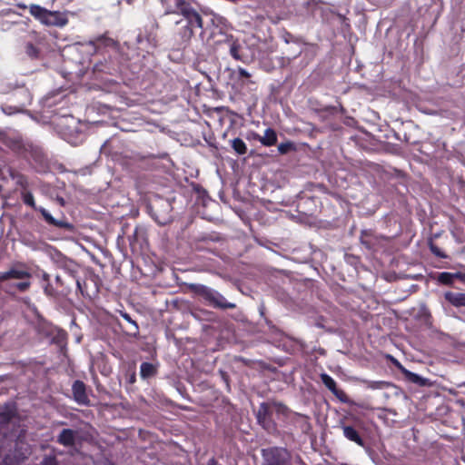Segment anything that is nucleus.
I'll use <instances>...</instances> for the list:
<instances>
[{
    "label": "nucleus",
    "mask_w": 465,
    "mask_h": 465,
    "mask_svg": "<svg viewBox=\"0 0 465 465\" xmlns=\"http://www.w3.org/2000/svg\"><path fill=\"white\" fill-rule=\"evenodd\" d=\"M262 465H289L291 452L283 447H269L262 450Z\"/></svg>",
    "instance_id": "423d86ee"
},
{
    "label": "nucleus",
    "mask_w": 465,
    "mask_h": 465,
    "mask_svg": "<svg viewBox=\"0 0 465 465\" xmlns=\"http://www.w3.org/2000/svg\"><path fill=\"white\" fill-rule=\"evenodd\" d=\"M7 173L9 177L15 181V185L18 186L21 191L29 188V180L25 174L12 167L8 168Z\"/></svg>",
    "instance_id": "f3484780"
},
{
    "label": "nucleus",
    "mask_w": 465,
    "mask_h": 465,
    "mask_svg": "<svg viewBox=\"0 0 465 465\" xmlns=\"http://www.w3.org/2000/svg\"><path fill=\"white\" fill-rule=\"evenodd\" d=\"M137 42H138L139 44H141V43H142V35H139L137 36Z\"/></svg>",
    "instance_id": "c03bdc74"
},
{
    "label": "nucleus",
    "mask_w": 465,
    "mask_h": 465,
    "mask_svg": "<svg viewBox=\"0 0 465 465\" xmlns=\"http://www.w3.org/2000/svg\"><path fill=\"white\" fill-rule=\"evenodd\" d=\"M236 73L238 80L244 81L245 84H253V82L251 81L252 74L244 68L239 67Z\"/></svg>",
    "instance_id": "2f4dec72"
},
{
    "label": "nucleus",
    "mask_w": 465,
    "mask_h": 465,
    "mask_svg": "<svg viewBox=\"0 0 465 465\" xmlns=\"http://www.w3.org/2000/svg\"><path fill=\"white\" fill-rule=\"evenodd\" d=\"M252 137L254 140L259 141L262 145L268 146V147L273 146L277 143V134H276L275 130L272 128H267L264 131L263 136H261L257 133H252Z\"/></svg>",
    "instance_id": "4468645a"
},
{
    "label": "nucleus",
    "mask_w": 465,
    "mask_h": 465,
    "mask_svg": "<svg viewBox=\"0 0 465 465\" xmlns=\"http://www.w3.org/2000/svg\"><path fill=\"white\" fill-rule=\"evenodd\" d=\"M43 24L45 25L63 27L68 24V18L65 14L59 11L47 10Z\"/></svg>",
    "instance_id": "9b49d317"
},
{
    "label": "nucleus",
    "mask_w": 465,
    "mask_h": 465,
    "mask_svg": "<svg viewBox=\"0 0 465 465\" xmlns=\"http://www.w3.org/2000/svg\"><path fill=\"white\" fill-rule=\"evenodd\" d=\"M338 110H340V112L342 114L345 112V109L343 108L342 105H340V108Z\"/></svg>",
    "instance_id": "a18cd8bd"
},
{
    "label": "nucleus",
    "mask_w": 465,
    "mask_h": 465,
    "mask_svg": "<svg viewBox=\"0 0 465 465\" xmlns=\"http://www.w3.org/2000/svg\"><path fill=\"white\" fill-rule=\"evenodd\" d=\"M282 39L286 44L293 43V44H296L298 45H305V42H304V40L302 37L296 36V35H292V33H290L288 31H284L282 33Z\"/></svg>",
    "instance_id": "cd10ccee"
},
{
    "label": "nucleus",
    "mask_w": 465,
    "mask_h": 465,
    "mask_svg": "<svg viewBox=\"0 0 465 465\" xmlns=\"http://www.w3.org/2000/svg\"><path fill=\"white\" fill-rule=\"evenodd\" d=\"M53 260L59 269L63 270L72 279H76L80 270V265L77 262L67 258L60 252L53 256Z\"/></svg>",
    "instance_id": "6e6552de"
},
{
    "label": "nucleus",
    "mask_w": 465,
    "mask_h": 465,
    "mask_svg": "<svg viewBox=\"0 0 465 465\" xmlns=\"http://www.w3.org/2000/svg\"><path fill=\"white\" fill-rule=\"evenodd\" d=\"M232 149L240 155L245 154L247 153V146L245 143L241 138H234L232 140Z\"/></svg>",
    "instance_id": "c756f323"
},
{
    "label": "nucleus",
    "mask_w": 465,
    "mask_h": 465,
    "mask_svg": "<svg viewBox=\"0 0 465 465\" xmlns=\"http://www.w3.org/2000/svg\"><path fill=\"white\" fill-rule=\"evenodd\" d=\"M273 411L280 417L288 418L292 410L283 402L277 401H263L260 403L255 411L257 423L269 434L278 433V425L272 418Z\"/></svg>",
    "instance_id": "f03ea898"
},
{
    "label": "nucleus",
    "mask_w": 465,
    "mask_h": 465,
    "mask_svg": "<svg viewBox=\"0 0 465 465\" xmlns=\"http://www.w3.org/2000/svg\"><path fill=\"white\" fill-rule=\"evenodd\" d=\"M461 277V274L460 272L452 273L448 272H440L437 276V281L446 286L452 285L456 279H459Z\"/></svg>",
    "instance_id": "5701e85b"
},
{
    "label": "nucleus",
    "mask_w": 465,
    "mask_h": 465,
    "mask_svg": "<svg viewBox=\"0 0 465 465\" xmlns=\"http://www.w3.org/2000/svg\"><path fill=\"white\" fill-rule=\"evenodd\" d=\"M41 465H59V462L54 455H49L44 457Z\"/></svg>",
    "instance_id": "c9c22d12"
},
{
    "label": "nucleus",
    "mask_w": 465,
    "mask_h": 465,
    "mask_svg": "<svg viewBox=\"0 0 465 465\" xmlns=\"http://www.w3.org/2000/svg\"><path fill=\"white\" fill-rule=\"evenodd\" d=\"M341 429L342 430L343 436L350 441L354 442L358 446L364 448L366 442L362 437V430H364V423L357 419L353 423L341 422Z\"/></svg>",
    "instance_id": "0eeeda50"
},
{
    "label": "nucleus",
    "mask_w": 465,
    "mask_h": 465,
    "mask_svg": "<svg viewBox=\"0 0 465 465\" xmlns=\"http://www.w3.org/2000/svg\"><path fill=\"white\" fill-rule=\"evenodd\" d=\"M31 273L25 270H17V269H10L9 271L0 272V283L8 281L10 279H17V280H24V279H30Z\"/></svg>",
    "instance_id": "dca6fc26"
},
{
    "label": "nucleus",
    "mask_w": 465,
    "mask_h": 465,
    "mask_svg": "<svg viewBox=\"0 0 465 465\" xmlns=\"http://www.w3.org/2000/svg\"><path fill=\"white\" fill-rule=\"evenodd\" d=\"M444 299L454 307H465V293L449 291L444 292Z\"/></svg>",
    "instance_id": "aec40b11"
},
{
    "label": "nucleus",
    "mask_w": 465,
    "mask_h": 465,
    "mask_svg": "<svg viewBox=\"0 0 465 465\" xmlns=\"http://www.w3.org/2000/svg\"><path fill=\"white\" fill-rule=\"evenodd\" d=\"M149 213L159 225H166L173 221L172 203L164 198L155 197L148 204Z\"/></svg>",
    "instance_id": "20e7f679"
},
{
    "label": "nucleus",
    "mask_w": 465,
    "mask_h": 465,
    "mask_svg": "<svg viewBox=\"0 0 465 465\" xmlns=\"http://www.w3.org/2000/svg\"><path fill=\"white\" fill-rule=\"evenodd\" d=\"M319 4V0H305L302 5L306 7V9H313Z\"/></svg>",
    "instance_id": "4c0bfd02"
},
{
    "label": "nucleus",
    "mask_w": 465,
    "mask_h": 465,
    "mask_svg": "<svg viewBox=\"0 0 465 465\" xmlns=\"http://www.w3.org/2000/svg\"><path fill=\"white\" fill-rule=\"evenodd\" d=\"M47 9L38 5H31L29 7V13L35 18L38 19L42 24L44 23Z\"/></svg>",
    "instance_id": "bb28decb"
},
{
    "label": "nucleus",
    "mask_w": 465,
    "mask_h": 465,
    "mask_svg": "<svg viewBox=\"0 0 465 465\" xmlns=\"http://www.w3.org/2000/svg\"><path fill=\"white\" fill-rule=\"evenodd\" d=\"M73 398L76 403L82 406H91V401L89 399L86 385L84 381L76 380L72 385Z\"/></svg>",
    "instance_id": "1a4fd4ad"
},
{
    "label": "nucleus",
    "mask_w": 465,
    "mask_h": 465,
    "mask_svg": "<svg viewBox=\"0 0 465 465\" xmlns=\"http://www.w3.org/2000/svg\"><path fill=\"white\" fill-rule=\"evenodd\" d=\"M16 415V408L14 403H7L0 406V431L8 425Z\"/></svg>",
    "instance_id": "f8f14e48"
},
{
    "label": "nucleus",
    "mask_w": 465,
    "mask_h": 465,
    "mask_svg": "<svg viewBox=\"0 0 465 465\" xmlns=\"http://www.w3.org/2000/svg\"><path fill=\"white\" fill-rule=\"evenodd\" d=\"M73 280L75 282L77 290L81 292V294L85 295L86 294L85 283L84 282L82 283V282L78 276H76V279H73Z\"/></svg>",
    "instance_id": "e433bc0d"
},
{
    "label": "nucleus",
    "mask_w": 465,
    "mask_h": 465,
    "mask_svg": "<svg viewBox=\"0 0 465 465\" xmlns=\"http://www.w3.org/2000/svg\"><path fill=\"white\" fill-rule=\"evenodd\" d=\"M321 381L324 384V386L331 391V393L339 399L341 402L348 401V395L346 392L338 388L337 382L334 379L327 373L321 374Z\"/></svg>",
    "instance_id": "9d476101"
},
{
    "label": "nucleus",
    "mask_w": 465,
    "mask_h": 465,
    "mask_svg": "<svg viewBox=\"0 0 465 465\" xmlns=\"http://www.w3.org/2000/svg\"><path fill=\"white\" fill-rule=\"evenodd\" d=\"M77 432L71 429H64L57 436V442L64 447H73L75 444Z\"/></svg>",
    "instance_id": "a211bd4d"
},
{
    "label": "nucleus",
    "mask_w": 465,
    "mask_h": 465,
    "mask_svg": "<svg viewBox=\"0 0 465 465\" xmlns=\"http://www.w3.org/2000/svg\"><path fill=\"white\" fill-rule=\"evenodd\" d=\"M301 54H302V51H299L297 54H295L293 55V58L298 57Z\"/></svg>",
    "instance_id": "de8ad7c7"
},
{
    "label": "nucleus",
    "mask_w": 465,
    "mask_h": 465,
    "mask_svg": "<svg viewBox=\"0 0 465 465\" xmlns=\"http://www.w3.org/2000/svg\"><path fill=\"white\" fill-rule=\"evenodd\" d=\"M45 293L48 296H54V291L50 283H47V285L45 287Z\"/></svg>",
    "instance_id": "ea45409f"
},
{
    "label": "nucleus",
    "mask_w": 465,
    "mask_h": 465,
    "mask_svg": "<svg viewBox=\"0 0 465 465\" xmlns=\"http://www.w3.org/2000/svg\"><path fill=\"white\" fill-rule=\"evenodd\" d=\"M30 286L31 282L29 281L10 283L4 287V292L9 295H15L16 292H26Z\"/></svg>",
    "instance_id": "412c9836"
},
{
    "label": "nucleus",
    "mask_w": 465,
    "mask_h": 465,
    "mask_svg": "<svg viewBox=\"0 0 465 465\" xmlns=\"http://www.w3.org/2000/svg\"><path fill=\"white\" fill-rule=\"evenodd\" d=\"M291 415H292V422L295 426H297L301 430L302 432L308 433L311 430L312 425L310 422L309 416H307L305 414L299 413V412H294L292 411Z\"/></svg>",
    "instance_id": "2eb2a0df"
},
{
    "label": "nucleus",
    "mask_w": 465,
    "mask_h": 465,
    "mask_svg": "<svg viewBox=\"0 0 465 465\" xmlns=\"http://www.w3.org/2000/svg\"><path fill=\"white\" fill-rule=\"evenodd\" d=\"M5 145L15 153L23 156L25 155L31 147L29 143H25L20 137L8 138L5 142Z\"/></svg>",
    "instance_id": "ddd939ff"
},
{
    "label": "nucleus",
    "mask_w": 465,
    "mask_h": 465,
    "mask_svg": "<svg viewBox=\"0 0 465 465\" xmlns=\"http://www.w3.org/2000/svg\"><path fill=\"white\" fill-rule=\"evenodd\" d=\"M25 49V54L29 58L38 59L40 57L41 51L33 43H26Z\"/></svg>",
    "instance_id": "7c9ffc66"
},
{
    "label": "nucleus",
    "mask_w": 465,
    "mask_h": 465,
    "mask_svg": "<svg viewBox=\"0 0 465 465\" xmlns=\"http://www.w3.org/2000/svg\"><path fill=\"white\" fill-rule=\"evenodd\" d=\"M402 373L404 374L405 378L409 381L419 384V385H425V380L422 377H420L419 374L414 373L406 369L402 370Z\"/></svg>",
    "instance_id": "c85d7f7f"
},
{
    "label": "nucleus",
    "mask_w": 465,
    "mask_h": 465,
    "mask_svg": "<svg viewBox=\"0 0 465 465\" xmlns=\"http://www.w3.org/2000/svg\"><path fill=\"white\" fill-rule=\"evenodd\" d=\"M43 280H44L45 282H46L47 283H49V282H50V275H49L47 272H44V274H43Z\"/></svg>",
    "instance_id": "79ce46f5"
},
{
    "label": "nucleus",
    "mask_w": 465,
    "mask_h": 465,
    "mask_svg": "<svg viewBox=\"0 0 465 465\" xmlns=\"http://www.w3.org/2000/svg\"><path fill=\"white\" fill-rule=\"evenodd\" d=\"M341 465H348V464H346V463H342V464H341Z\"/></svg>",
    "instance_id": "09e8293b"
},
{
    "label": "nucleus",
    "mask_w": 465,
    "mask_h": 465,
    "mask_svg": "<svg viewBox=\"0 0 465 465\" xmlns=\"http://www.w3.org/2000/svg\"><path fill=\"white\" fill-rule=\"evenodd\" d=\"M125 379L129 384H134L136 381V372L134 368H131L125 372Z\"/></svg>",
    "instance_id": "f704fd0d"
},
{
    "label": "nucleus",
    "mask_w": 465,
    "mask_h": 465,
    "mask_svg": "<svg viewBox=\"0 0 465 465\" xmlns=\"http://www.w3.org/2000/svg\"><path fill=\"white\" fill-rule=\"evenodd\" d=\"M322 111L326 112L330 114H335L338 112V107H336L334 105H329V106H325L324 108H322Z\"/></svg>",
    "instance_id": "58836bf2"
},
{
    "label": "nucleus",
    "mask_w": 465,
    "mask_h": 465,
    "mask_svg": "<svg viewBox=\"0 0 465 465\" xmlns=\"http://www.w3.org/2000/svg\"><path fill=\"white\" fill-rule=\"evenodd\" d=\"M157 371V366L151 362H143L140 366V376L143 380L154 377Z\"/></svg>",
    "instance_id": "4be33fe9"
},
{
    "label": "nucleus",
    "mask_w": 465,
    "mask_h": 465,
    "mask_svg": "<svg viewBox=\"0 0 465 465\" xmlns=\"http://www.w3.org/2000/svg\"><path fill=\"white\" fill-rule=\"evenodd\" d=\"M429 248L430 252L439 258H447V255L440 248H439L432 241L429 242Z\"/></svg>",
    "instance_id": "72a5a7b5"
},
{
    "label": "nucleus",
    "mask_w": 465,
    "mask_h": 465,
    "mask_svg": "<svg viewBox=\"0 0 465 465\" xmlns=\"http://www.w3.org/2000/svg\"><path fill=\"white\" fill-rule=\"evenodd\" d=\"M55 282H56L58 284H60L61 286H63V285H64V282H62V278H61V276H60V275H56V277H55Z\"/></svg>",
    "instance_id": "37998d69"
},
{
    "label": "nucleus",
    "mask_w": 465,
    "mask_h": 465,
    "mask_svg": "<svg viewBox=\"0 0 465 465\" xmlns=\"http://www.w3.org/2000/svg\"><path fill=\"white\" fill-rule=\"evenodd\" d=\"M360 240L368 250L373 249L376 244V239L371 231H362Z\"/></svg>",
    "instance_id": "393cba45"
},
{
    "label": "nucleus",
    "mask_w": 465,
    "mask_h": 465,
    "mask_svg": "<svg viewBox=\"0 0 465 465\" xmlns=\"http://www.w3.org/2000/svg\"><path fill=\"white\" fill-rule=\"evenodd\" d=\"M226 42L229 46V54L234 60L245 64H249L255 60V50L246 42L235 39L232 35L227 37Z\"/></svg>",
    "instance_id": "7ed1b4c3"
},
{
    "label": "nucleus",
    "mask_w": 465,
    "mask_h": 465,
    "mask_svg": "<svg viewBox=\"0 0 465 465\" xmlns=\"http://www.w3.org/2000/svg\"><path fill=\"white\" fill-rule=\"evenodd\" d=\"M275 1H276L277 5H279L284 2V0H275Z\"/></svg>",
    "instance_id": "49530a36"
},
{
    "label": "nucleus",
    "mask_w": 465,
    "mask_h": 465,
    "mask_svg": "<svg viewBox=\"0 0 465 465\" xmlns=\"http://www.w3.org/2000/svg\"><path fill=\"white\" fill-rule=\"evenodd\" d=\"M95 41H96L97 43H99V44H104V43H105L106 41H112V39L107 38V37H104V36H99V37H97V38H96V40H95Z\"/></svg>",
    "instance_id": "a19ab883"
},
{
    "label": "nucleus",
    "mask_w": 465,
    "mask_h": 465,
    "mask_svg": "<svg viewBox=\"0 0 465 465\" xmlns=\"http://www.w3.org/2000/svg\"><path fill=\"white\" fill-rule=\"evenodd\" d=\"M360 382L366 388L370 390H382L391 386V382L384 381H370L367 379L360 380Z\"/></svg>",
    "instance_id": "b1692460"
},
{
    "label": "nucleus",
    "mask_w": 465,
    "mask_h": 465,
    "mask_svg": "<svg viewBox=\"0 0 465 465\" xmlns=\"http://www.w3.org/2000/svg\"><path fill=\"white\" fill-rule=\"evenodd\" d=\"M295 150V145L292 142L282 143L278 145V151L281 154H286L290 151Z\"/></svg>",
    "instance_id": "473e14b6"
},
{
    "label": "nucleus",
    "mask_w": 465,
    "mask_h": 465,
    "mask_svg": "<svg viewBox=\"0 0 465 465\" xmlns=\"http://www.w3.org/2000/svg\"><path fill=\"white\" fill-rule=\"evenodd\" d=\"M165 14H175L183 16L175 22L172 31L171 41L173 48L184 49L191 42L196 29H200L202 40L205 37L203 20L193 5L192 0H167Z\"/></svg>",
    "instance_id": "f257e3e1"
},
{
    "label": "nucleus",
    "mask_w": 465,
    "mask_h": 465,
    "mask_svg": "<svg viewBox=\"0 0 465 465\" xmlns=\"http://www.w3.org/2000/svg\"><path fill=\"white\" fill-rule=\"evenodd\" d=\"M207 299L213 302L216 307L222 309H232L235 307L233 303L228 302L225 298L217 292H209Z\"/></svg>",
    "instance_id": "6ab92c4d"
},
{
    "label": "nucleus",
    "mask_w": 465,
    "mask_h": 465,
    "mask_svg": "<svg viewBox=\"0 0 465 465\" xmlns=\"http://www.w3.org/2000/svg\"><path fill=\"white\" fill-rule=\"evenodd\" d=\"M121 316L130 324V328L125 331L128 335L136 336L139 333V327L135 321L126 312H121Z\"/></svg>",
    "instance_id": "a878e982"
},
{
    "label": "nucleus",
    "mask_w": 465,
    "mask_h": 465,
    "mask_svg": "<svg viewBox=\"0 0 465 465\" xmlns=\"http://www.w3.org/2000/svg\"><path fill=\"white\" fill-rule=\"evenodd\" d=\"M20 195H21V199H22L23 203L25 205L30 206L34 210H36V211L40 212V213L42 214V216H43L44 220L46 222V223H48L51 226L57 227V228H60V229H64V230H67V231H73L74 225L72 223L66 222L65 220H57V219L54 218L49 213V212L46 211L43 207L37 208L36 205H35L34 195L29 191V188L25 189L24 191H21L20 192Z\"/></svg>",
    "instance_id": "39448f33"
}]
</instances>
